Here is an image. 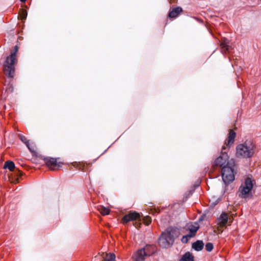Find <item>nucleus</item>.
I'll return each instance as SVG.
<instances>
[{
    "instance_id": "9b49d317",
    "label": "nucleus",
    "mask_w": 261,
    "mask_h": 261,
    "mask_svg": "<svg viewBox=\"0 0 261 261\" xmlns=\"http://www.w3.org/2000/svg\"><path fill=\"white\" fill-rule=\"evenodd\" d=\"M204 247V243L202 240H197L192 245V248L196 251H200L202 250Z\"/></svg>"
},
{
    "instance_id": "9d476101",
    "label": "nucleus",
    "mask_w": 261,
    "mask_h": 261,
    "mask_svg": "<svg viewBox=\"0 0 261 261\" xmlns=\"http://www.w3.org/2000/svg\"><path fill=\"white\" fill-rule=\"evenodd\" d=\"M146 257L145 252L141 248L134 253L132 259L133 261H143Z\"/></svg>"
},
{
    "instance_id": "c85d7f7f",
    "label": "nucleus",
    "mask_w": 261,
    "mask_h": 261,
    "mask_svg": "<svg viewBox=\"0 0 261 261\" xmlns=\"http://www.w3.org/2000/svg\"><path fill=\"white\" fill-rule=\"evenodd\" d=\"M187 236L189 238H192V237H193L195 236V233H192V232H189V233L188 234H187Z\"/></svg>"
},
{
    "instance_id": "2eb2a0df",
    "label": "nucleus",
    "mask_w": 261,
    "mask_h": 261,
    "mask_svg": "<svg viewBox=\"0 0 261 261\" xmlns=\"http://www.w3.org/2000/svg\"><path fill=\"white\" fill-rule=\"evenodd\" d=\"M180 261H194V256L190 252H186L180 258Z\"/></svg>"
},
{
    "instance_id": "6ab92c4d",
    "label": "nucleus",
    "mask_w": 261,
    "mask_h": 261,
    "mask_svg": "<svg viewBox=\"0 0 261 261\" xmlns=\"http://www.w3.org/2000/svg\"><path fill=\"white\" fill-rule=\"evenodd\" d=\"M19 138L21 141L26 145L29 149L32 151V147L30 144V141L27 140V139L22 135H19Z\"/></svg>"
},
{
    "instance_id": "7ed1b4c3",
    "label": "nucleus",
    "mask_w": 261,
    "mask_h": 261,
    "mask_svg": "<svg viewBox=\"0 0 261 261\" xmlns=\"http://www.w3.org/2000/svg\"><path fill=\"white\" fill-rule=\"evenodd\" d=\"M255 149V144L251 141L247 140L244 143L237 146L236 156L238 158H251L253 155Z\"/></svg>"
},
{
    "instance_id": "bb28decb",
    "label": "nucleus",
    "mask_w": 261,
    "mask_h": 261,
    "mask_svg": "<svg viewBox=\"0 0 261 261\" xmlns=\"http://www.w3.org/2000/svg\"><path fill=\"white\" fill-rule=\"evenodd\" d=\"M221 46H222V47L225 48L226 49H227V50L228 49V45L226 44L225 43H221Z\"/></svg>"
},
{
    "instance_id": "412c9836",
    "label": "nucleus",
    "mask_w": 261,
    "mask_h": 261,
    "mask_svg": "<svg viewBox=\"0 0 261 261\" xmlns=\"http://www.w3.org/2000/svg\"><path fill=\"white\" fill-rule=\"evenodd\" d=\"M188 229L190 232H192V233H195L198 230L199 227L194 226L192 224H189V223L187 224Z\"/></svg>"
},
{
    "instance_id": "4468645a",
    "label": "nucleus",
    "mask_w": 261,
    "mask_h": 261,
    "mask_svg": "<svg viewBox=\"0 0 261 261\" xmlns=\"http://www.w3.org/2000/svg\"><path fill=\"white\" fill-rule=\"evenodd\" d=\"M220 224L224 226L228 222V216L225 213H222L218 218Z\"/></svg>"
},
{
    "instance_id": "2f4dec72",
    "label": "nucleus",
    "mask_w": 261,
    "mask_h": 261,
    "mask_svg": "<svg viewBox=\"0 0 261 261\" xmlns=\"http://www.w3.org/2000/svg\"><path fill=\"white\" fill-rule=\"evenodd\" d=\"M17 171H18V172H19L20 173V176L22 175V172L20 171L17 170Z\"/></svg>"
},
{
    "instance_id": "72a5a7b5",
    "label": "nucleus",
    "mask_w": 261,
    "mask_h": 261,
    "mask_svg": "<svg viewBox=\"0 0 261 261\" xmlns=\"http://www.w3.org/2000/svg\"><path fill=\"white\" fill-rule=\"evenodd\" d=\"M183 215H184L185 217L186 216V213H185V212H184V213H183Z\"/></svg>"
},
{
    "instance_id": "a878e982",
    "label": "nucleus",
    "mask_w": 261,
    "mask_h": 261,
    "mask_svg": "<svg viewBox=\"0 0 261 261\" xmlns=\"http://www.w3.org/2000/svg\"><path fill=\"white\" fill-rule=\"evenodd\" d=\"M200 181L199 180H197L195 184L191 186L190 188H194V192L195 191V189L198 187L200 186Z\"/></svg>"
},
{
    "instance_id": "5701e85b",
    "label": "nucleus",
    "mask_w": 261,
    "mask_h": 261,
    "mask_svg": "<svg viewBox=\"0 0 261 261\" xmlns=\"http://www.w3.org/2000/svg\"><path fill=\"white\" fill-rule=\"evenodd\" d=\"M27 13L25 10H22L20 13L19 14V16L21 19H24L27 18Z\"/></svg>"
},
{
    "instance_id": "f257e3e1",
    "label": "nucleus",
    "mask_w": 261,
    "mask_h": 261,
    "mask_svg": "<svg viewBox=\"0 0 261 261\" xmlns=\"http://www.w3.org/2000/svg\"><path fill=\"white\" fill-rule=\"evenodd\" d=\"M179 234V229L176 227H169L163 232L159 239V245L164 248L171 247L175 239Z\"/></svg>"
},
{
    "instance_id": "f704fd0d",
    "label": "nucleus",
    "mask_w": 261,
    "mask_h": 261,
    "mask_svg": "<svg viewBox=\"0 0 261 261\" xmlns=\"http://www.w3.org/2000/svg\"><path fill=\"white\" fill-rule=\"evenodd\" d=\"M182 12V8L180 7V13Z\"/></svg>"
},
{
    "instance_id": "0eeeda50",
    "label": "nucleus",
    "mask_w": 261,
    "mask_h": 261,
    "mask_svg": "<svg viewBox=\"0 0 261 261\" xmlns=\"http://www.w3.org/2000/svg\"><path fill=\"white\" fill-rule=\"evenodd\" d=\"M194 188H190L182 195V199L180 200V208L185 209L190 205V203H187L188 199L194 193Z\"/></svg>"
},
{
    "instance_id": "dca6fc26",
    "label": "nucleus",
    "mask_w": 261,
    "mask_h": 261,
    "mask_svg": "<svg viewBox=\"0 0 261 261\" xmlns=\"http://www.w3.org/2000/svg\"><path fill=\"white\" fill-rule=\"evenodd\" d=\"M179 14V7H176L170 11L168 14V17L170 18H175Z\"/></svg>"
},
{
    "instance_id": "f03ea898",
    "label": "nucleus",
    "mask_w": 261,
    "mask_h": 261,
    "mask_svg": "<svg viewBox=\"0 0 261 261\" xmlns=\"http://www.w3.org/2000/svg\"><path fill=\"white\" fill-rule=\"evenodd\" d=\"M18 47L15 45L11 51L10 55L7 57L3 64V70L4 73L9 77H13L15 70V65L17 64V60L16 54Z\"/></svg>"
},
{
    "instance_id": "f3484780",
    "label": "nucleus",
    "mask_w": 261,
    "mask_h": 261,
    "mask_svg": "<svg viewBox=\"0 0 261 261\" xmlns=\"http://www.w3.org/2000/svg\"><path fill=\"white\" fill-rule=\"evenodd\" d=\"M103 258L104 261H115V255L114 253H106Z\"/></svg>"
},
{
    "instance_id": "393cba45",
    "label": "nucleus",
    "mask_w": 261,
    "mask_h": 261,
    "mask_svg": "<svg viewBox=\"0 0 261 261\" xmlns=\"http://www.w3.org/2000/svg\"><path fill=\"white\" fill-rule=\"evenodd\" d=\"M189 238L187 235H185L182 237V238L180 239V241L183 243H187L189 241Z\"/></svg>"
},
{
    "instance_id": "1a4fd4ad",
    "label": "nucleus",
    "mask_w": 261,
    "mask_h": 261,
    "mask_svg": "<svg viewBox=\"0 0 261 261\" xmlns=\"http://www.w3.org/2000/svg\"><path fill=\"white\" fill-rule=\"evenodd\" d=\"M140 215L139 213L136 212L130 211L127 214L123 217L122 221L123 224H125L130 221L140 220Z\"/></svg>"
},
{
    "instance_id": "473e14b6",
    "label": "nucleus",
    "mask_w": 261,
    "mask_h": 261,
    "mask_svg": "<svg viewBox=\"0 0 261 261\" xmlns=\"http://www.w3.org/2000/svg\"><path fill=\"white\" fill-rule=\"evenodd\" d=\"M22 2H25L27 0H20Z\"/></svg>"
},
{
    "instance_id": "20e7f679",
    "label": "nucleus",
    "mask_w": 261,
    "mask_h": 261,
    "mask_svg": "<svg viewBox=\"0 0 261 261\" xmlns=\"http://www.w3.org/2000/svg\"><path fill=\"white\" fill-rule=\"evenodd\" d=\"M233 164L234 162L233 161V163L222 168L221 175L222 180L226 184H229L234 179L233 169L232 168Z\"/></svg>"
},
{
    "instance_id": "f8f14e48",
    "label": "nucleus",
    "mask_w": 261,
    "mask_h": 261,
    "mask_svg": "<svg viewBox=\"0 0 261 261\" xmlns=\"http://www.w3.org/2000/svg\"><path fill=\"white\" fill-rule=\"evenodd\" d=\"M145 252L147 256H150L155 251V248L152 245H146L145 247L142 248Z\"/></svg>"
},
{
    "instance_id": "6e6552de",
    "label": "nucleus",
    "mask_w": 261,
    "mask_h": 261,
    "mask_svg": "<svg viewBox=\"0 0 261 261\" xmlns=\"http://www.w3.org/2000/svg\"><path fill=\"white\" fill-rule=\"evenodd\" d=\"M44 162L46 165L53 170L59 169L62 165L60 162H58L56 159L47 157L44 158Z\"/></svg>"
},
{
    "instance_id": "a211bd4d",
    "label": "nucleus",
    "mask_w": 261,
    "mask_h": 261,
    "mask_svg": "<svg viewBox=\"0 0 261 261\" xmlns=\"http://www.w3.org/2000/svg\"><path fill=\"white\" fill-rule=\"evenodd\" d=\"M15 164L12 161H8L5 162V168L8 169L10 171H13L15 169Z\"/></svg>"
},
{
    "instance_id": "4be33fe9",
    "label": "nucleus",
    "mask_w": 261,
    "mask_h": 261,
    "mask_svg": "<svg viewBox=\"0 0 261 261\" xmlns=\"http://www.w3.org/2000/svg\"><path fill=\"white\" fill-rule=\"evenodd\" d=\"M214 248V245L212 243H207L205 245V249L207 251H211Z\"/></svg>"
},
{
    "instance_id": "423d86ee",
    "label": "nucleus",
    "mask_w": 261,
    "mask_h": 261,
    "mask_svg": "<svg viewBox=\"0 0 261 261\" xmlns=\"http://www.w3.org/2000/svg\"><path fill=\"white\" fill-rule=\"evenodd\" d=\"M229 161V156L225 152H222L221 154L216 159L214 162L215 165L222 168L231 164Z\"/></svg>"
},
{
    "instance_id": "ddd939ff",
    "label": "nucleus",
    "mask_w": 261,
    "mask_h": 261,
    "mask_svg": "<svg viewBox=\"0 0 261 261\" xmlns=\"http://www.w3.org/2000/svg\"><path fill=\"white\" fill-rule=\"evenodd\" d=\"M236 134L232 129H230L229 133V136L228 137L227 146L230 147L234 142V139L236 137Z\"/></svg>"
},
{
    "instance_id": "b1692460",
    "label": "nucleus",
    "mask_w": 261,
    "mask_h": 261,
    "mask_svg": "<svg viewBox=\"0 0 261 261\" xmlns=\"http://www.w3.org/2000/svg\"><path fill=\"white\" fill-rule=\"evenodd\" d=\"M151 219L149 217H146L144 220V222L146 225H148L151 223Z\"/></svg>"
},
{
    "instance_id": "cd10ccee",
    "label": "nucleus",
    "mask_w": 261,
    "mask_h": 261,
    "mask_svg": "<svg viewBox=\"0 0 261 261\" xmlns=\"http://www.w3.org/2000/svg\"><path fill=\"white\" fill-rule=\"evenodd\" d=\"M218 200H216L215 202H213L211 204V207H214L217 203H218Z\"/></svg>"
},
{
    "instance_id": "aec40b11",
    "label": "nucleus",
    "mask_w": 261,
    "mask_h": 261,
    "mask_svg": "<svg viewBox=\"0 0 261 261\" xmlns=\"http://www.w3.org/2000/svg\"><path fill=\"white\" fill-rule=\"evenodd\" d=\"M98 210L103 215H108L110 213V210L103 206H100L98 208Z\"/></svg>"
},
{
    "instance_id": "7c9ffc66",
    "label": "nucleus",
    "mask_w": 261,
    "mask_h": 261,
    "mask_svg": "<svg viewBox=\"0 0 261 261\" xmlns=\"http://www.w3.org/2000/svg\"><path fill=\"white\" fill-rule=\"evenodd\" d=\"M205 215H203L201 217V218L199 219V221H202V220H203V217H205Z\"/></svg>"
},
{
    "instance_id": "39448f33",
    "label": "nucleus",
    "mask_w": 261,
    "mask_h": 261,
    "mask_svg": "<svg viewBox=\"0 0 261 261\" xmlns=\"http://www.w3.org/2000/svg\"><path fill=\"white\" fill-rule=\"evenodd\" d=\"M253 180H252L251 178H247L245 179V184L244 186H241L239 190L241 192V195L242 198H246L249 196L251 197L252 195L251 194V191L253 186Z\"/></svg>"
},
{
    "instance_id": "c756f323",
    "label": "nucleus",
    "mask_w": 261,
    "mask_h": 261,
    "mask_svg": "<svg viewBox=\"0 0 261 261\" xmlns=\"http://www.w3.org/2000/svg\"><path fill=\"white\" fill-rule=\"evenodd\" d=\"M170 3H175L177 1V0H169Z\"/></svg>"
}]
</instances>
